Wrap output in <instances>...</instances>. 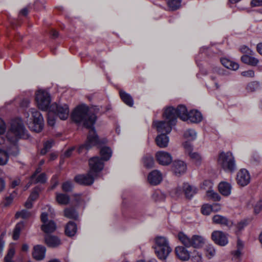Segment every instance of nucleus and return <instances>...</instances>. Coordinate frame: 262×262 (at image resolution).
<instances>
[{
	"instance_id": "nucleus-1",
	"label": "nucleus",
	"mask_w": 262,
	"mask_h": 262,
	"mask_svg": "<svg viewBox=\"0 0 262 262\" xmlns=\"http://www.w3.org/2000/svg\"><path fill=\"white\" fill-rule=\"evenodd\" d=\"M71 117L74 122L77 123H82L85 127L90 129L87 141L85 144L81 145L79 147L78 152H82L84 148L88 150L96 145L98 143V138L94 127V124L96 120L95 115L89 110L87 106L81 105L74 110Z\"/></svg>"
},
{
	"instance_id": "nucleus-2",
	"label": "nucleus",
	"mask_w": 262,
	"mask_h": 262,
	"mask_svg": "<svg viewBox=\"0 0 262 262\" xmlns=\"http://www.w3.org/2000/svg\"><path fill=\"white\" fill-rule=\"evenodd\" d=\"M26 130L20 119L12 121L10 129L7 135V141L9 142L10 146L7 147V152L0 149V165H5L8 159V154L14 156L18 153L16 142L21 138H25Z\"/></svg>"
},
{
	"instance_id": "nucleus-3",
	"label": "nucleus",
	"mask_w": 262,
	"mask_h": 262,
	"mask_svg": "<svg viewBox=\"0 0 262 262\" xmlns=\"http://www.w3.org/2000/svg\"><path fill=\"white\" fill-rule=\"evenodd\" d=\"M90 170L86 174H79L75 177V181L80 185H90L94 181L98 173L101 171L104 165L98 157H93L89 160Z\"/></svg>"
},
{
	"instance_id": "nucleus-4",
	"label": "nucleus",
	"mask_w": 262,
	"mask_h": 262,
	"mask_svg": "<svg viewBox=\"0 0 262 262\" xmlns=\"http://www.w3.org/2000/svg\"><path fill=\"white\" fill-rule=\"evenodd\" d=\"M163 117L164 120L155 121L152 125L158 132L166 135L170 133L172 127L176 124V115L172 109H165Z\"/></svg>"
},
{
	"instance_id": "nucleus-5",
	"label": "nucleus",
	"mask_w": 262,
	"mask_h": 262,
	"mask_svg": "<svg viewBox=\"0 0 262 262\" xmlns=\"http://www.w3.org/2000/svg\"><path fill=\"white\" fill-rule=\"evenodd\" d=\"M29 112L31 114V117L29 118V114L25 113L26 117V122L29 128L36 133H39L42 130L43 127V119L42 115L39 111L35 108H31Z\"/></svg>"
},
{
	"instance_id": "nucleus-6",
	"label": "nucleus",
	"mask_w": 262,
	"mask_h": 262,
	"mask_svg": "<svg viewBox=\"0 0 262 262\" xmlns=\"http://www.w3.org/2000/svg\"><path fill=\"white\" fill-rule=\"evenodd\" d=\"M155 251L157 257L165 260L171 251L167 239L163 236H158L155 239Z\"/></svg>"
},
{
	"instance_id": "nucleus-7",
	"label": "nucleus",
	"mask_w": 262,
	"mask_h": 262,
	"mask_svg": "<svg viewBox=\"0 0 262 262\" xmlns=\"http://www.w3.org/2000/svg\"><path fill=\"white\" fill-rule=\"evenodd\" d=\"M178 237L180 242L187 248L192 247L199 248L202 247L205 243V238L199 235H194L190 237L183 232H180Z\"/></svg>"
},
{
	"instance_id": "nucleus-8",
	"label": "nucleus",
	"mask_w": 262,
	"mask_h": 262,
	"mask_svg": "<svg viewBox=\"0 0 262 262\" xmlns=\"http://www.w3.org/2000/svg\"><path fill=\"white\" fill-rule=\"evenodd\" d=\"M218 163L225 171L232 172L236 169L234 158L231 152H222L218 158Z\"/></svg>"
},
{
	"instance_id": "nucleus-9",
	"label": "nucleus",
	"mask_w": 262,
	"mask_h": 262,
	"mask_svg": "<svg viewBox=\"0 0 262 262\" xmlns=\"http://www.w3.org/2000/svg\"><path fill=\"white\" fill-rule=\"evenodd\" d=\"M35 100L38 108L43 111L49 110L51 97L49 93L43 90H39L36 92Z\"/></svg>"
},
{
	"instance_id": "nucleus-10",
	"label": "nucleus",
	"mask_w": 262,
	"mask_h": 262,
	"mask_svg": "<svg viewBox=\"0 0 262 262\" xmlns=\"http://www.w3.org/2000/svg\"><path fill=\"white\" fill-rule=\"evenodd\" d=\"M49 110L58 116L61 120H66L69 116V108L67 104L53 103L50 106Z\"/></svg>"
},
{
	"instance_id": "nucleus-11",
	"label": "nucleus",
	"mask_w": 262,
	"mask_h": 262,
	"mask_svg": "<svg viewBox=\"0 0 262 262\" xmlns=\"http://www.w3.org/2000/svg\"><path fill=\"white\" fill-rule=\"evenodd\" d=\"M40 217L42 223L41 228L45 233H50L55 231L56 229V224L53 221H48L47 213H42Z\"/></svg>"
},
{
	"instance_id": "nucleus-12",
	"label": "nucleus",
	"mask_w": 262,
	"mask_h": 262,
	"mask_svg": "<svg viewBox=\"0 0 262 262\" xmlns=\"http://www.w3.org/2000/svg\"><path fill=\"white\" fill-rule=\"evenodd\" d=\"M211 239L215 244L221 246H225L228 243L227 234L221 231H213L211 234Z\"/></svg>"
},
{
	"instance_id": "nucleus-13",
	"label": "nucleus",
	"mask_w": 262,
	"mask_h": 262,
	"mask_svg": "<svg viewBox=\"0 0 262 262\" xmlns=\"http://www.w3.org/2000/svg\"><path fill=\"white\" fill-rule=\"evenodd\" d=\"M156 158L159 164L166 166L170 164L172 161L171 155L164 151H159L156 154Z\"/></svg>"
},
{
	"instance_id": "nucleus-14",
	"label": "nucleus",
	"mask_w": 262,
	"mask_h": 262,
	"mask_svg": "<svg viewBox=\"0 0 262 262\" xmlns=\"http://www.w3.org/2000/svg\"><path fill=\"white\" fill-rule=\"evenodd\" d=\"M165 109H172L173 111V113L176 115V122H177V119L179 117L183 121L188 120V113L187 110L185 106L183 105H179L176 109L173 107H168Z\"/></svg>"
},
{
	"instance_id": "nucleus-15",
	"label": "nucleus",
	"mask_w": 262,
	"mask_h": 262,
	"mask_svg": "<svg viewBox=\"0 0 262 262\" xmlns=\"http://www.w3.org/2000/svg\"><path fill=\"white\" fill-rule=\"evenodd\" d=\"M236 180L238 184L242 186L247 185L250 182V176L248 170L241 169L237 173Z\"/></svg>"
},
{
	"instance_id": "nucleus-16",
	"label": "nucleus",
	"mask_w": 262,
	"mask_h": 262,
	"mask_svg": "<svg viewBox=\"0 0 262 262\" xmlns=\"http://www.w3.org/2000/svg\"><path fill=\"white\" fill-rule=\"evenodd\" d=\"M172 169L176 175H181L186 171L187 165L183 161L175 160L172 163Z\"/></svg>"
},
{
	"instance_id": "nucleus-17",
	"label": "nucleus",
	"mask_w": 262,
	"mask_h": 262,
	"mask_svg": "<svg viewBox=\"0 0 262 262\" xmlns=\"http://www.w3.org/2000/svg\"><path fill=\"white\" fill-rule=\"evenodd\" d=\"M148 182L152 185H157L162 180V175L158 170H154L150 172L147 177Z\"/></svg>"
},
{
	"instance_id": "nucleus-18",
	"label": "nucleus",
	"mask_w": 262,
	"mask_h": 262,
	"mask_svg": "<svg viewBox=\"0 0 262 262\" xmlns=\"http://www.w3.org/2000/svg\"><path fill=\"white\" fill-rule=\"evenodd\" d=\"M46 248L41 245H36L34 247L32 256L34 259L41 260L45 257Z\"/></svg>"
},
{
	"instance_id": "nucleus-19",
	"label": "nucleus",
	"mask_w": 262,
	"mask_h": 262,
	"mask_svg": "<svg viewBox=\"0 0 262 262\" xmlns=\"http://www.w3.org/2000/svg\"><path fill=\"white\" fill-rule=\"evenodd\" d=\"M177 256L181 260L186 261L190 257V253L187 249L183 246H178L175 249Z\"/></svg>"
},
{
	"instance_id": "nucleus-20",
	"label": "nucleus",
	"mask_w": 262,
	"mask_h": 262,
	"mask_svg": "<svg viewBox=\"0 0 262 262\" xmlns=\"http://www.w3.org/2000/svg\"><path fill=\"white\" fill-rule=\"evenodd\" d=\"M214 75L210 76L211 79L213 81L215 89L220 88V85L218 82L223 80L222 77V71L218 67H215L212 70Z\"/></svg>"
},
{
	"instance_id": "nucleus-21",
	"label": "nucleus",
	"mask_w": 262,
	"mask_h": 262,
	"mask_svg": "<svg viewBox=\"0 0 262 262\" xmlns=\"http://www.w3.org/2000/svg\"><path fill=\"white\" fill-rule=\"evenodd\" d=\"M47 179V176L45 173H41L36 176H35V174H32L31 177L30 182L26 186L25 189H28L32 183H44L46 182Z\"/></svg>"
},
{
	"instance_id": "nucleus-22",
	"label": "nucleus",
	"mask_w": 262,
	"mask_h": 262,
	"mask_svg": "<svg viewBox=\"0 0 262 262\" xmlns=\"http://www.w3.org/2000/svg\"><path fill=\"white\" fill-rule=\"evenodd\" d=\"M183 189L186 197L188 199H191L197 192V188L187 183L183 184Z\"/></svg>"
},
{
	"instance_id": "nucleus-23",
	"label": "nucleus",
	"mask_w": 262,
	"mask_h": 262,
	"mask_svg": "<svg viewBox=\"0 0 262 262\" xmlns=\"http://www.w3.org/2000/svg\"><path fill=\"white\" fill-rule=\"evenodd\" d=\"M203 119L201 113L196 110L190 111L188 115V120L192 123L200 122Z\"/></svg>"
},
{
	"instance_id": "nucleus-24",
	"label": "nucleus",
	"mask_w": 262,
	"mask_h": 262,
	"mask_svg": "<svg viewBox=\"0 0 262 262\" xmlns=\"http://www.w3.org/2000/svg\"><path fill=\"white\" fill-rule=\"evenodd\" d=\"M100 154L101 158L99 157H97L103 163V161H108L111 158L112 155V151L110 147L104 146L100 149ZM103 164H104V163Z\"/></svg>"
},
{
	"instance_id": "nucleus-25",
	"label": "nucleus",
	"mask_w": 262,
	"mask_h": 262,
	"mask_svg": "<svg viewBox=\"0 0 262 262\" xmlns=\"http://www.w3.org/2000/svg\"><path fill=\"white\" fill-rule=\"evenodd\" d=\"M220 209V207L218 204H214L213 205L209 204H204L201 208L202 213L205 215H208L212 211H217Z\"/></svg>"
},
{
	"instance_id": "nucleus-26",
	"label": "nucleus",
	"mask_w": 262,
	"mask_h": 262,
	"mask_svg": "<svg viewBox=\"0 0 262 262\" xmlns=\"http://www.w3.org/2000/svg\"><path fill=\"white\" fill-rule=\"evenodd\" d=\"M155 141L157 145L159 147L165 148L168 146L169 138L166 135L161 134L156 137Z\"/></svg>"
},
{
	"instance_id": "nucleus-27",
	"label": "nucleus",
	"mask_w": 262,
	"mask_h": 262,
	"mask_svg": "<svg viewBox=\"0 0 262 262\" xmlns=\"http://www.w3.org/2000/svg\"><path fill=\"white\" fill-rule=\"evenodd\" d=\"M219 190L222 195L228 196L231 193V186L227 182H221L219 185Z\"/></svg>"
},
{
	"instance_id": "nucleus-28",
	"label": "nucleus",
	"mask_w": 262,
	"mask_h": 262,
	"mask_svg": "<svg viewBox=\"0 0 262 262\" xmlns=\"http://www.w3.org/2000/svg\"><path fill=\"white\" fill-rule=\"evenodd\" d=\"M45 240L46 244L50 247H56L61 244L60 240L55 236L47 235Z\"/></svg>"
},
{
	"instance_id": "nucleus-29",
	"label": "nucleus",
	"mask_w": 262,
	"mask_h": 262,
	"mask_svg": "<svg viewBox=\"0 0 262 262\" xmlns=\"http://www.w3.org/2000/svg\"><path fill=\"white\" fill-rule=\"evenodd\" d=\"M213 223L216 224H220L222 226H230V221L225 216L221 215H215L212 217Z\"/></svg>"
},
{
	"instance_id": "nucleus-30",
	"label": "nucleus",
	"mask_w": 262,
	"mask_h": 262,
	"mask_svg": "<svg viewBox=\"0 0 262 262\" xmlns=\"http://www.w3.org/2000/svg\"><path fill=\"white\" fill-rule=\"evenodd\" d=\"M221 62L223 66L227 69L236 70L239 68V65L238 63L232 61L227 58H221Z\"/></svg>"
},
{
	"instance_id": "nucleus-31",
	"label": "nucleus",
	"mask_w": 262,
	"mask_h": 262,
	"mask_svg": "<svg viewBox=\"0 0 262 262\" xmlns=\"http://www.w3.org/2000/svg\"><path fill=\"white\" fill-rule=\"evenodd\" d=\"M77 231V226L73 222H69L65 228L66 234L69 236H72Z\"/></svg>"
},
{
	"instance_id": "nucleus-32",
	"label": "nucleus",
	"mask_w": 262,
	"mask_h": 262,
	"mask_svg": "<svg viewBox=\"0 0 262 262\" xmlns=\"http://www.w3.org/2000/svg\"><path fill=\"white\" fill-rule=\"evenodd\" d=\"M120 96L124 103L129 106H133L134 104V101L132 96L125 92L124 91H120Z\"/></svg>"
},
{
	"instance_id": "nucleus-33",
	"label": "nucleus",
	"mask_w": 262,
	"mask_h": 262,
	"mask_svg": "<svg viewBox=\"0 0 262 262\" xmlns=\"http://www.w3.org/2000/svg\"><path fill=\"white\" fill-rule=\"evenodd\" d=\"M56 200L58 204L66 205L68 204L70 202V197L66 194L56 193Z\"/></svg>"
},
{
	"instance_id": "nucleus-34",
	"label": "nucleus",
	"mask_w": 262,
	"mask_h": 262,
	"mask_svg": "<svg viewBox=\"0 0 262 262\" xmlns=\"http://www.w3.org/2000/svg\"><path fill=\"white\" fill-rule=\"evenodd\" d=\"M24 227V223L23 222H20L15 225L12 236L14 240H17L19 238L20 232Z\"/></svg>"
},
{
	"instance_id": "nucleus-35",
	"label": "nucleus",
	"mask_w": 262,
	"mask_h": 262,
	"mask_svg": "<svg viewBox=\"0 0 262 262\" xmlns=\"http://www.w3.org/2000/svg\"><path fill=\"white\" fill-rule=\"evenodd\" d=\"M241 60L245 63L254 66H256L258 62L257 59L247 55L242 56Z\"/></svg>"
},
{
	"instance_id": "nucleus-36",
	"label": "nucleus",
	"mask_w": 262,
	"mask_h": 262,
	"mask_svg": "<svg viewBox=\"0 0 262 262\" xmlns=\"http://www.w3.org/2000/svg\"><path fill=\"white\" fill-rule=\"evenodd\" d=\"M64 216L68 218L72 219H77L78 214L77 212L72 208H67L64 210Z\"/></svg>"
},
{
	"instance_id": "nucleus-37",
	"label": "nucleus",
	"mask_w": 262,
	"mask_h": 262,
	"mask_svg": "<svg viewBox=\"0 0 262 262\" xmlns=\"http://www.w3.org/2000/svg\"><path fill=\"white\" fill-rule=\"evenodd\" d=\"M184 137L189 140L192 141L196 139V133L193 129H188L185 132Z\"/></svg>"
},
{
	"instance_id": "nucleus-38",
	"label": "nucleus",
	"mask_w": 262,
	"mask_h": 262,
	"mask_svg": "<svg viewBox=\"0 0 262 262\" xmlns=\"http://www.w3.org/2000/svg\"><path fill=\"white\" fill-rule=\"evenodd\" d=\"M143 163L146 168H151L154 165V160L151 156H146L143 158Z\"/></svg>"
},
{
	"instance_id": "nucleus-39",
	"label": "nucleus",
	"mask_w": 262,
	"mask_h": 262,
	"mask_svg": "<svg viewBox=\"0 0 262 262\" xmlns=\"http://www.w3.org/2000/svg\"><path fill=\"white\" fill-rule=\"evenodd\" d=\"M181 3V0H168L167 5L171 10H175L180 7Z\"/></svg>"
},
{
	"instance_id": "nucleus-40",
	"label": "nucleus",
	"mask_w": 262,
	"mask_h": 262,
	"mask_svg": "<svg viewBox=\"0 0 262 262\" xmlns=\"http://www.w3.org/2000/svg\"><path fill=\"white\" fill-rule=\"evenodd\" d=\"M206 255L209 258H211L216 254V251L214 246L212 245L206 246L205 248Z\"/></svg>"
},
{
	"instance_id": "nucleus-41",
	"label": "nucleus",
	"mask_w": 262,
	"mask_h": 262,
	"mask_svg": "<svg viewBox=\"0 0 262 262\" xmlns=\"http://www.w3.org/2000/svg\"><path fill=\"white\" fill-rule=\"evenodd\" d=\"M31 213L27 210H22L20 211L17 212L15 214V217L18 219L21 217L24 219L29 218L31 216Z\"/></svg>"
},
{
	"instance_id": "nucleus-42",
	"label": "nucleus",
	"mask_w": 262,
	"mask_h": 262,
	"mask_svg": "<svg viewBox=\"0 0 262 262\" xmlns=\"http://www.w3.org/2000/svg\"><path fill=\"white\" fill-rule=\"evenodd\" d=\"M190 158L195 163L196 165H200L202 161V157L198 152H192L189 155Z\"/></svg>"
},
{
	"instance_id": "nucleus-43",
	"label": "nucleus",
	"mask_w": 262,
	"mask_h": 262,
	"mask_svg": "<svg viewBox=\"0 0 262 262\" xmlns=\"http://www.w3.org/2000/svg\"><path fill=\"white\" fill-rule=\"evenodd\" d=\"M207 196L214 201H219L221 199L220 195L212 190H208L207 191Z\"/></svg>"
},
{
	"instance_id": "nucleus-44",
	"label": "nucleus",
	"mask_w": 262,
	"mask_h": 262,
	"mask_svg": "<svg viewBox=\"0 0 262 262\" xmlns=\"http://www.w3.org/2000/svg\"><path fill=\"white\" fill-rule=\"evenodd\" d=\"M53 144V141L50 140L45 143L43 148L41 150L40 154L42 155H45L52 147Z\"/></svg>"
},
{
	"instance_id": "nucleus-45",
	"label": "nucleus",
	"mask_w": 262,
	"mask_h": 262,
	"mask_svg": "<svg viewBox=\"0 0 262 262\" xmlns=\"http://www.w3.org/2000/svg\"><path fill=\"white\" fill-rule=\"evenodd\" d=\"M15 254V249L12 247L9 249L8 253L4 258L5 262H14L12 260V258Z\"/></svg>"
},
{
	"instance_id": "nucleus-46",
	"label": "nucleus",
	"mask_w": 262,
	"mask_h": 262,
	"mask_svg": "<svg viewBox=\"0 0 262 262\" xmlns=\"http://www.w3.org/2000/svg\"><path fill=\"white\" fill-rule=\"evenodd\" d=\"M15 195V192H14V193H11L9 196H6L4 201V206H8L10 205L12 203Z\"/></svg>"
},
{
	"instance_id": "nucleus-47",
	"label": "nucleus",
	"mask_w": 262,
	"mask_h": 262,
	"mask_svg": "<svg viewBox=\"0 0 262 262\" xmlns=\"http://www.w3.org/2000/svg\"><path fill=\"white\" fill-rule=\"evenodd\" d=\"M183 146L186 152L188 153L189 155L192 152L193 146L191 143L188 141H186L183 144Z\"/></svg>"
},
{
	"instance_id": "nucleus-48",
	"label": "nucleus",
	"mask_w": 262,
	"mask_h": 262,
	"mask_svg": "<svg viewBox=\"0 0 262 262\" xmlns=\"http://www.w3.org/2000/svg\"><path fill=\"white\" fill-rule=\"evenodd\" d=\"M262 210V199L259 200L254 206V211L255 214L259 213Z\"/></svg>"
},
{
	"instance_id": "nucleus-49",
	"label": "nucleus",
	"mask_w": 262,
	"mask_h": 262,
	"mask_svg": "<svg viewBox=\"0 0 262 262\" xmlns=\"http://www.w3.org/2000/svg\"><path fill=\"white\" fill-rule=\"evenodd\" d=\"M73 188V185L71 182L67 181L63 183L62 186V190L64 191H70Z\"/></svg>"
},
{
	"instance_id": "nucleus-50",
	"label": "nucleus",
	"mask_w": 262,
	"mask_h": 262,
	"mask_svg": "<svg viewBox=\"0 0 262 262\" xmlns=\"http://www.w3.org/2000/svg\"><path fill=\"white\" fill-rule=\"evenodd\" d=\"M52 112H50L48 113V123L49 125L50 126H53L55 123V120L54 116H52V114H53Z\"/></svg>"
},
{
	"instance_id": "nucleus-51",
	"label": "nucleus",
	"mask_w": 262,
	"mask_h": 262,
	"mask_svg": "<svg viewBox=\"0 0 262 262\" xmlns=\"http://www.w3.org/2000/svg\"><path fill=\"white\" fill-rule=\"evenodd\" d=\"M241 75L244 77L252 78L254 76V72L253 70L245 71L242 72Z\"/></svg>"
},
{
	"instance_id": "nucleus-52",
	"label": "nucleus",
	"mask_w": 262,
	"mask_h": 262,
	"mask_svg": "<svg viewBox=\"0 0 262 262\" xmlns=\"http://www.w3.org/2000/svg\"><path fill=\"white\" fill-rule=\"evenodd\" d=\"M38 196V188H35L32 192L31 193L29 199L32 200V201L35 200Z\"/></svg>"
},
{
	"instance_id": "nucleus-53",
	"label": "nucleus",
	"mask_w": 262,
	"mask_h": 262,
	"mask_svg": "<svg viewBox=\"0 0 262 262\" xmlns=\"http://www.w3.org/2000/svg\"><path fill=\"white\" fill-rule=\"evenodd\" d=\"M6 129V124L4 121L0 118V135L4 134Z\"/></svg>"
},
{
	"instance_id": "nucleus-54",
	"label": "nucleus",
	"mask_w": 262,
	"mask_h": 262,
	"mask_svg": "<svg viewBox=\"0 0 262 262\" xmlns=\"http://www.w3.org/2000/svg\"><path fill=\"white\" fill-rule=\"evenodd\" d=\"M251 4L253 7L262 6V0H252Z\"/></svg>"
},
{
	"instance_id": "nucleus-55",
	"label": "nucleus",
	"mask_w": 262,
	"mask_h": 262,
	"mask_svg": "<svg viewBox=\"0 0 262 262\" xmlns=\"http://www.w3.org/2000/svg\"><path fill=\"white\" fill-rule=\"evenodd\" d=\"M75 149V147H72L69 149H68L67 151H66L64 153V157L65 158H68V157H70L72 154V152L73 151V150Z\"/></svg>"
},
{
	"instance_id": "nucleus-56",
	"label": "nucleus",
	"mask_w": 262,
	"mask_h": 262,
	"mask_svg": "<svg viewBox=\"0 0 262 262\" xmlns=\"http://www.w3.org/2000/svg\"><path fill=\"white\" fill-rule=\"evenodd\" d=\"M247 225V223L246 221H242L238 223L237 225V228L238 231L242 230Z\"/></svg>"
},
{
	"instance_id": "nucleus-57",
	"label": "nucleus",
	"mask_w": 262,
	"mask_h": 262,
	"mask_svg": "<svg viewBox=\"0 0 262 262\" xmlns=\"http://www.w3.org/2000/svg\"><path fill=\"white\" fill-rule=\"evenodd\" d=\"M6 184L4 180L0 178V192L3 191L5 188Z\"/></svg>"
},
{
	"instance_id": "nucleus-58",
	"label": "nucleus",
	"mask_w": 262,
	"mask_h": 262,
	"mask_svg": "<svg viewBox=\"0 0 262 262\" xmlns=\"http://www.w3.org/2000/svg\"><path fill=\"white\" fill-rule=\"evenodd\" d=\"M30 103V101L28 99H24L21 102V106L24 107H27Z\"/></svg>"
},
{
	"instance_id": "nucleus-59",
	"label": "nucleus",
	"mask_w": 262,
	"mask_h": 262,
	"mask_svg": "<svg viewBox=\"0 0 262 262\" xmlns=\"http://www.w3.org/2000/svg\"><path fill=\"white\" fill-rule=\"evenodd\" d=\"M242 250L237 248L236 250H235L232 252V254H233V255L237 258L241 256V255H242Z\"/></svg>"
},
{
	"instance_id": "nucleus-60",
	"label": "nucleus",
	"mask_w": 262,
	"mask_h": 262,
	"mask_svg": "<svg viewBox=\"0 0 262 262\" xmlns=\"http://www.w3.org/2000/svg\"><path fill=\"white\" fill-rule=\"evenodd\" d=\"M20 183V180L19 179L14 180L11 182V187L15 188L16 186L18 185Z\"/></svg>"
},
{
	"instance_id": "nucleus-61",
	"label": "nucleus",
	"mask_w": 262,
	"mask_h": 262,
	"mask_svg": "<svg viewBox=\"0 0 262 262\" xmlns=\"http://www.w3.org/2000/svg\"><path fill=\"white\" fill-rule=\"evenodd\" d=\"M32 201L28 199L25 203V206L27 208H31L32 206Z\"/></svg>"
},
{
	"instance_id": "nucleus-62",
	"label": "nucleus",
	"mask_w": 262,
	"mask_h": 262,
	"mask_svg": "<svg viewBox=\"0 0 262 262\" xmlns=\"http://www.w3.org/2000/svg\"><path fill=\"white\" fill-rule=\"evenodd\" d=\"M211 185H212V183H211V181H208V180H206L203 182L202 188L203 189H205V187H204V186H208L209 188H211Z\"/></svg>"
},
{
	"instance_id": "nucleus-63",
	"label": "nucleus",
	"mask_w": 262,
	"mask_h": 262,
	"mask_svg": "<svg viewBox=\"0 0 262 262\" xmlns=\"http://www.w3.org/2000/svg\"><path fill=\"white\" fill-rule=\"evenodd\" d=\"M244 247V244L243 242L239 239H238L237 243V248L242 250Z\"/></svg>"
},
{
	"instance_id": "nucleus-64",
	"label": "nucleus",
	"mask_w": 262,
	"mask_h": 262,
	"mask_svg": "<svg viewBox=\"0 0 262 262\" xmlns=\"http://www.w3.org/2000/svg\"><path fill=\"white\" fill-rule=\"evenodd\" d=\"M257 52L261 55H262V42L257 44Z\"/></svg>"
}]
</instances>
